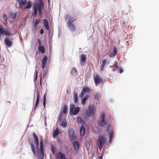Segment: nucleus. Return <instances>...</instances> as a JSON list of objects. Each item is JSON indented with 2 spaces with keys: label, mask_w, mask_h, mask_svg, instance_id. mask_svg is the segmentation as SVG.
Wrapping results in <instances>:
<instances>
[{
  "label": "nucleus",
  "mask_w": 159,
  "mask_h": 159,
  "mask_svg": "<svg viewBox=\"0 0 159 159\" xmlns=\"http://www.w3.org/2000/svg\"><path fill=\"white\" fill-rule=\"evenodd\" d=\"M65 18L66 20H68L67 21H70L73 23L74 20L72 17L69 14H66L65 16Z\"/></svg>",
  "instance_id": "a211bd4d"
},
{
  "label": "nucleus",
  "mask_w": 159,
  "mask_h": 159,
  "mask_svg": "<svg viewBox=\"0 0 159 159\" xmlns=\"http://www.w3.org/2000/svg\"><path fill=\"white\" fill-rule=\"evenodd\" d=\"M85 146L86 148H87V149L89 148V145H90V143L89 141H86L85 142Z\"/></svg>",
  "instance_id": "58836bf2"
},
{
  "label": "nucleus",
  "mask_w": 159,
  "mask_h": 159,
  "mask_svg": "<svg viewBox=\"0 0 159 159\" xmlns=\"http://www.w3.org/2000/svg\"><path fill=\"white\" fill-rule=\"evenodd\" d=\"M46 93H45L44 95V96L43 97V101L44 102H46Z\"/></svg>",
  "instance_id": "a18cd8bd"
},
{
  "label": "nucleus",
  "mask_w": 159,
  "mask_h": 159,
  "mask_svg": "<svg viewBox=\"0 0 159 159\" xmlns=\"http://www.w3.org/2000/svg\"><path fill=\"white\" fill-rule=\"evenodd\" d=\"M34 14L35 16H36L37 14L38 7L37 6V4L34 5Z\"/></svg>",
  "instance_id": "72a5a7b5"
},
{
  "label": "nucleus",
  "mask_w": 159,
  "mask_h": 159,
  "mask_svg": "<svg viewBox=\"0 0 159 159\" xmlns=\"http://www.w3.org/2000/svg\"><path fill=\"white\" fill-rule=\"evenodd\" d=\"M73 145L75 150L76 151L78 150L80 146V145L78 142L76 141H74L73 143Z\"/></svg>",
  "instance_id": "412c9836"
},
{
  "label": "nucleus",
  "mask_w": 159,
  "mask_h": 159,
  "mask_svg": "<svg viewBox=\"0 0 159 159\" xmlns=\"http://www.w3.org/2000/svg\"><path fill=\"white\" fill-rule=\"evenodd\" d=\"M105 114L104 112L101 113L100 117V120L99 121V126L103 127L107 124V122L105 120Z\"/></svg>",
  "instance_id": "20e7f679"
},
{
  "label": "nucleus",
  "mask_w": 159,
  "mask_h": 159,
  "mask_svg": "<svg viewBox=\"0 0 159 159\" xmlns=\"http://www.w3.org/2000/svg\"><path fill=\"white\" fill-rule=\"evenodd\" d=\"M36 94L37 95V98H36V101L35 103V105L34 109L35 110L38 106L39 102V98H40V95L39 93L37 91L36 92Z\"/></svg>",
  "instance_id": "dca6fc26"
},
{
  "label": "nucleus",
  "mask_w": 159,
  "mask_h": 159,
  "mask_svg": "<svg viewBox=\"0 0 159 159\" xmlns=\"http://www.w3.org/2000/svg\"><path fill=\"white\" fill-rule=\"evenodd\" d=\"M75 109V106L74 104H72L70 105V112L72 111Z\"/></svg>",
  "instance_id": "e433bc0d"
},
{
  "label": "nucleus",
  "mask_w": 159,
  "mask_h": 159,
  "mask_svg": "<svg viewBox=\"0 0 159 159\" xmlns=\"http://www.w3.org/2000/svg\"><path fill=\"white\" fill-rule=\"evenodd\" d=\"M80 111V108L79 107H76L75 109H74L73 111H72L70 112L71 113L74 115H75L79 113V112Z\"/></svg>",
  "instance_id": "4be33fe9"
},
{
  "label": "nucleus",
  "mask_w": 159,
  "mask_h": 159,
  "mask_svg": "<svg viewBox=\"0 0 159 159\" xmlns=\"http://www.w3.org/2000/svg\"><path fill=\"white\" fill-rule=\"evenodd\" d=\"M59 130L58 128H57L54 131L53 134V138L55 137L56 136L58 135L59 134Z\"/></svg>",
  "instance_id": "c85d7f7f"
},
{
  "label": "nucleus",
  "mask_w": 159,
  "mask_h": 159,
  "mask_svg": "<svg viewBox=\"0 0 159 159\" xmlns=\"http://www.w3.org/2000/svg\"><path fill=\"white\" fill-rule=\"evenodd\" d=\"M35 74H36V76H35V79L34 80V81H37V80L38 75H37V71H36V72H35Z\"/></svg>",
  "instance_id": "de8ad7c7"
},
{
  "label": "nucleus",
  "mask_w": 159,
  "mask_h": 159,
  "mask_svg": "<svg viewBox=\"0 0 159 159\" xmlns=\"http://www.w3.org/2000/svg\"><path fill=\"white\" fill-rule=\"evenodd\" d=\"M34 141L37 147V149H39V140L38 136L36 135L35 132H34L33 134Z\"/></svg>",
  "instance_id": "1a4fd4ad"
},
{
  "label": "nucleus",
  "mask_w": 159,
  "mask_h": 159,
  "mask_svg": "<svg viewBox=\"0 0 159 159\" xmlns=\"http://www.w3.org/2000/svg\"><path fill=\"white\" fill-rule=\"evenodd\" d=\"M107 131L109 133H110L111 131L112 132V129L111 126L110 125H108L107 129Z\"/></svg>",
  "instance_id": "f704fd0d"
},
{
  "label": "nucleus",
  "mask_w": 159,
  "mask_h": 159,
  "mask_svg": "<svg viewBox=\"0 0 159 159\" xmlns=\"http://www.w3.org/2000/svg\"><path fill=\"white\" fill-rule=\"evenodd\" d=\"M39 50L42 53H44L45 52V49L43 46H39Z\"/></svg>",
  "instance_id": "7c9ffc66"
},
{
  "label": "nucleus",
  "mask_w": 159,
  "mask_h": 159,
  "mask_svg": "<svg viewBox=\"0 0 159 159\" xmlns=\"http://www.w3.org/2000/svg\"><path fill=\"white\" fill-rule=\"evenodd\" d=\"M2 17L4 21L3 24L5 25H6L8 23L7 17V14L5 13L3 14Z\"/></svg>",
  "instance_id": "6ab92c4d"
},
{
  "label": "nucleus",
  "mask_w": 159,
  "mask_h": 159,
  "mask_svg": "<svg viewBox=\"0 0 159 159\" xmlns=\"http://www.w3.org/2000/svg\"><path fill=\"white\" fill-rule=\"evenodd\" d=\"M8 30L7 29H4L2 25H0V37L2 34H5L6 36H10L12 34L10 32L8 31Z\"/></svg>",
  "instance_id": "39448f33"
},
{
  "label": "nucleus",
  "mask_w": 159,
  "mask_h": 159,
  "mask_svg": "<svg viewBox=\"0 0 159 159\" xmlns=\"http://www.w3.org/2000/svg\"><path fill=\"white\" fill-rule=\"evenodd\" d=\"M67 25L68 28L70 30L74 31L75 30V27L73 23L70 22V21H67Z\"/></svg>",
  "instance_id": "4468645a"
},
{
  "label": "nucleus",
  "mask_w": 159,
  "mask_h": 159,
  "mask_svg": "<svg viewBox=\"0 0 159 159\" xmlns=\"http://www.w3.org/2000/svg\"><path fill=\"white\" fill-rule=\"evenodd\" d=\"M44 23L46 29L48 30H49V23L48 20L46 19L44 20Z\"/></svg>",
  "instance_id": "a878e982"
},
{
  "label": "nucleus",
  "mask_w": 159,
  "mask_h": 159,
  "mask_svg": "<svg viewBox=\"0 0 159 159\" xmlns=\"http://www.w3.org/2000/svg\"><path fill=\"white\" fill-rule=\"evenodd\" d=\"M106 60L105 59H103L102 61V64L100 66V71L102 72V71H104V67L106 63Z\"/></svg>",
  "instance_id": "aec40b11"
},
{
  "label": "nucleus",
  "mask_w": 159,
  "mask_h": 159,
  "mask_svg": "<svg viewBox=\"0 0 159 159\" xmlns=\"http://www.w3.org/2000/svg\"><path fill=\"white\" fill-rule=\"evenodd\" d=\"M43 141L42 138L40 139V154L43 157L44 156V153L43 151Z\"/></svg>",
  "instance_id": "9d476101"
},
{
  "label": "nucleus",
  "mask_w": 159,
  "mask_h": 159,
  "mask_svg": "<svg viewBox=\"0 0 159 159\" xmlns=\"http://www.w3.org/2000/svg\"><path fill=\"white\" fill-rule=\"evenodd\" d=\"M100 97V95L99 94H96L94 95V98L96 100H98Z\"/></svg>",
  "instance_id": "c9c22d12"
},
{
  "label": "nucleus",
  "mask_w": 159,
  "mask_h": 159,
  "mask_svg": "<svg viewBox=\"0 0 159 159\" xmlns=\"http://www.w3.org/2000/svg\"><path fill=\"white\" fill-rule=\"evenodd\" d=\"M39 3L37 4V6L39 13V16L41 17L42 16V9L44 7V5L42 2V0H39Z\"/></svg>",
  "instance_id": "0eeeda50"
},
{
  "label": "nucleus",
  "mask_w": 159,
  "mask_h": 159,
  "mask_svg": "<svg viewBox=\"0 0 159 159\" xmlns=\"http://www.w3.org/2000/svg\"><path fill=\"white\" fill-rule=\"evenodd\" d=\"M115 68H117V66L116 65H115Z\"/></svg>",
  "instance_id": "864d4df0"
},
{
  "label": "nucleus",
  "mask_w": 159,
  "mask_h": 159,
  "mask_svg": "<svg viewBox=\"0 0 159 159\" xmlns=\"http://www.w3.org/2000/svg\"><path fill=\"white\" fill-rule=\"evenodd\" d=\"M123 72V70H121L120 71V73H121Z\"/></svg>",
  "instance_id": "603ef678"
},
{
  "label": "nucleus",
  "mask_w": 159,
  "mask_h": 159,
  "mask_svg": "<svg viewBox=\"0 0 159 159\" xmlns=\"http://www.w3.org/2000/svg\"><path fill=\"white\" fill-rule=\"evenodd\" d=\"M77 72V70L75 68H73L70 72L71 74L73 75L74 73H76Z\"/></svg>",
  "instance_id": "4c0bfd02"
},
{
  "label": "nucleus",
  "mask_w": 159,
  "mask_h": 159,
  "mask_svg": "<svg viewBox=\"0 0 159 159\" xmlns=\"http://www.w3.org/2000/svg\"><path fill=\"white\" fill-rule=\"evenodd\" d=\"M106 139L103 136L100 137L97 140L98 146L101 150L103 146L106 142Z\"/></svg>",
  "instance_id": "f03ea898"
},
{
  "label": "nucleus",
  "mask_w": 159,
  "mask_h": 159,
  "mask_svg": "<svg viewBox=\"0 0 159 159\" xmlns=\"http://www.w3.org/2000/svg\"><path fill=\"white\" fill-rule=\"evenodd\" d=\"M20 6V8L22 9L30 8L32 4L31 1H29L28 2L26 0H17Z\"/></svg>",
  "instance_id": "f257e3e1"
},
{
  "label": "nucleus",
  "mask_w": 159,
  "mask_h": 159,
  "mask_svg": "<svg viewBox=\"0 0 159 159\" xmlns=\"http://www.w3.org/2000/svg\"><path fill=\"white\" fill-rule=\"evenodd\" d=\"M73 98L74 100V102L76 103L78 101V97L77 93L75 92L73 94Z\"/></svg>",
  "instance_id": "393cba45"
},
{
  "label": "nucleus",
  "mask_w": 159,
  "mask_h": 159,
  "mask_svg": "<svg viewBox=\"0 0 159 159\" xmlns=\"http://www.w3.org/2000/svg\"><path fill=\"white\" fill-rule=\"evenodd\" d=\"M99 159H102V156L101 155V156H99L98 157Z\"/></svg>",
  "instance_id": "3c124183"
},
{
  "label": "nucleus",
  "mask_w": 159,
  "mask_h": 159,
  "mask_svg": "<svg viewBox=\"0 0 159 159\" xmlns=\"http://www.w3.org/2000/svg\"><path fill=\"white\" fill-rule=\"evenodd\" d=\"M41 20L40 19L38 18L37 19L34 24V29L33 30V31H34L36 29L37 26L38 24L40 22Z\"/></svg>",
  "instance_id": "bb28decb"
},
{
  "label": "nucleus",
  "mask_w": 159,
  "mask_h": 159,
  "mask_svg": "<svg viewBox=\"0 0 159 159\" xmlns=\"http://www.w3.org/2000/svg\"><path fill=\"white\" fill-rule=\"evenodd\" d=\"M89 96L87 95L85 96L84 98H83L81 99V104H82L83 105H84L88 99V98Z\"/></svg>",
  "instance_id": "cd10ccee"
},
{
  "label": "nucleus",
  "mask_w": 159,
  "mask_h": 159,
  "mask_svg": "<svg viewBox=\"0 0 159 159\" xmlns=\"http://www.w3.org/2000/svg\"><path fill=\"white\" fill-rule=\"evenodd\" d=\"M48 59V58L47 56H45L43 59L41 64L42 67L43 69L45 68L46 67Z\"/></svg>",
  "instance_id": "ddd939ff"
},
{
  "label": "nucleus",
  "mask_w": 159,
  "mask_h": 159,
  "mask_svg": "<svg viewBox=\"0 0 159 159\" xmlns=\"http://www.w3.org/2000/svg\"><path fill=\"white\" fill-rule=\"evenodd\" d=\"M43 159V158H42V159Z\"/></svg>",
  "instance_id": "6e6d98bb"
},
{
  "label": "nucleus",
  "mask_w": 159,
  "mask_h": 159,
  "mask_svg": "<svg viewBox=\"0 0 159 159\" xmlns=\"http://www.w3.org/2000/svg\"><path fill=\"white\" fill-rule=\"evenodd\" d=\"M30 144L31 145V150L33 152V154L34 155V156H35L36 155V151H35V148H36L35 147L34 144H33L32 143H30Z\"/></svg>",
  "instance_id": "b1692460"
},
{
  "label": "nucleus",
  "mask_w": 159,
  "mask_h": 159,
  "mask_svg": "<svg viewBox=\"0 0 159 159\" xmlns=\"http://www.w3.org/2000/svg\"><path fill=\"white\" fill-rule=\"evenodd\" d=\"M67 123L65 121H62L61 123V125L63 127H65L67 125Z\"/></svg>",
  "instance_id": "a19ab883"
},
{
  "label": "nucleus",
  "mask_w": 159,
  "mask_h": 159,
  "mask_svg": "<svg viewBox=\"0 0 159 159\" xmlns=\"http://www.w3.org/2000/svg\"><path fill=\"white\" fill-rule=\"evenodd\" d=\"M67 112V108L66 105H65L63 108L62 111L61 112H63L64 114H65Z\"/></svg>",
  "instance_id": "473e14b6"
},
{
  "label": "nucleus",
  "mask_w": 159,
  "mask_h": 159,
  "mask_svg": "<svg viewBox=\"0 0 159 159\" xmlns=\"http://www.w3.org/2000/svg\"><path fill=\"white\" fill-rule=\"evenodd\" d=\"M90 92V89L88 87H84L82 89V90L81 91V94L80 96V98H82L83 97L84 94L88 92Z\"/></svg>",
  "instance_id": "9b49d317"
},
{
  "label": "nucleus",
  "mask_w": 159,
  "mask_h": 159,
  "mask_svg": "<svg viewBox=\"0 0 159 159\" xmlns=\"http://www.w3.org/2000/svg\"><path fill=\"white\" fill-rule=\"evenodd\" d=\"M93 79L95 84L96 86L101 83L102 81V79L100 76L98 75H96L93 77Z\"/></svg>",
  "instance_id": "423d86ee"
},
{
  "label": "nucleus",
  "mask_w": 159,
  "mask_h": 159,
  "mask_svg": "<svg viewBox=\"0 0 159 159\" xmlns=\"http://www.w3.org/2000/svg\"><path fill=\"white\" fill-rule=\"evenodd\" d=\"M42 74H41V75H40V77L39 82H40V84L41 86H42Z\"/></svg>",
  "instance_id": "37998d69"
},
{
  "label": "nucleus",
  "mask_w": 159,
  "mask_h": 159,
  "mask_svg": "<svg viewBox=\"0 0 159 159\" xmlns=\"http://www.w3.org/2000/svg\"><path fill=\"white\" fill-rule=\"evenodd\" d=\"M44 33V30L43 29H42L40 30V33L41 34H43Z\"/></svg>",
  "instance_id": "09e8293b"
},
{
  "label": "nucleus",
  "mask_w": 159,
  "mask_h": 159,
  "mask_svg": "<svg viewBox=\"0 0 159 159\" xmlns=\"http://www.w3.org/2000/svg\"><path fill=\"white\" fill-rule=\"evenodd\" d=\"M38 42L39 43V46H42V43L40 41V39H38Z\"/></svg>",
  "instance_id": "49530a36"
},
{
  "label": "nucleus",
  "mask_w": 159,
  "mask_h": 159,
  "mask_svg": "<svg viewBox=\"0 0 159 159\" xmlns=\"http://www.w3.org/2000/svg\"><path fill=\"white\" fill-rule=\"evenodd\" d=\"M51 149L53 154H54L55 152V148L53 146L51 147Z\"/></svg>",
  "instance_id": "c03bdc74"
},
{
  "label": "nucleus",
  "mask_w": 159,
  "mask_h": 159,
  "mask_svg": "<svg viewBox=\"0 0 159 159\" xmlns=\"http://www.w3.org/2000/svg\"><path fill=\"white\" fill-rule=\"evenodd\" d=\"M48 2L49 3H50V0H48Z\"/></svg>",
  "instance_id": "5fc2aeb1"
},
{
  "label": "nucleus",
  "mask_w": 159,
  "mask_h": 159,
  "mask_svg": "<svg viewBox=\"0 0 159 159\" xmlns=\"http://www.w3.org/2000/svg\"><path fill=\"white\" fill-rule=\"evenodd\" d=\"M117 51L116 48L115 47H114L113 48V52H111L110 54V56L111 57H114Z\"/></svg>",
  "instance_id": "c756f323"
},
{
  "label": "nucleus",
  "mask_w": 159,
  "mask_h": 159,
  "mask_svg": "<svg viewBox=\"0 0 159 159\" xmlns=\"http://www.w3.org/2000/svg\"><path fill=\"white\" fill-rule=\"evenodd\" d=\"M56 159H68L66 158V155L61 152H59L57 154L56 156Z\"/></svg>",
  "instance_id": "6e6552de"
},
{
  "label": "nucleus",
  "mask_w": 159,
  "mask_h": 159,
  "mask_svg": "<svg viewBox=\"0 0 159 159\" xmlns=\"http://www.w3.org/2000/svg\"><path fill=\"white\" fill-rule=\"evenodd\" d=\"M6 45L8 47H11L12 45V42L9 40L8 38H6L4 40Z\"/></svg>",
  "instance_id": "2eb2a0df"
},
{
  "label": "nucleus",
  "mask_w": 159,
  "mask_h": 159,
  "mask_svg": "<svg viewBox=\"0 0 159 159\" xmlns=\"http://www.w3.org/2000/svg\"><path fill=\"white\" fill-rule=\"evenodd\" d=\"M45 103H46V102H43V106L44 107H45Z\"/></svg>",
  "instance_id": "8fccbe9b"
},
{
  "label": "nucleus",
  "mask_w": 159,
  "mask_h": 159,
  "mask_svg": "<svg viewBox=\"0 0 159 159\" xmlns=\"http://www.w3.org/2000/svg\"><path fill=\"white\" fill-rule=\"evenodd\" d=\"M10 16H11V17L13 19L15 18L16 16V12L15 13H11Z\"/></svg>",
  "instance_id": "ea45409f"
},
{
  "label": "nucleus",
  "mask_w": 159,
  "mask_h": 159,
  "mask_svg": "<svg viewBox=\"0 0 159 159\" xmlns=\"http://www.w3.org/2000/svg\"><path fill=\"white\" fill-rule=\"evenodd\" d=\"M68 132L70 139L71 140L74 139H75L76 136L73 130L72 129H69V130Z\"/></svg>",
  "instance_id": "f8f14e48"
},
{
  "label": "nucleus",
  "mask_w": 159,
  "mask_h": 159,
  "mask_svg": "<svg viewBox=\"0 0 159 159\" xmlns=\"http://www.w3.org/2000/svg\"><path fill=\"white\" fill-rule=\"evenodd\" d=\"M77 121L78 123H81L82 122V120L80 117H78L77 118Z\"/></svg>",
  "instance_id": "79ce46f5"
},
{
  "label": "nucleus",
  "mask_w": 159,
  "mask_h": 159,
  "mask_svg": "<svg viewBox=\"0 0 159 159\" xmlns=\"http://www.w3.org/2000/svg\"><path fill=\"white\" fill-rule=\"evenodd\" d=\"M96 112V109L93 105L89 106L88 110L86 111V114L89 117L92 116Z\"/></svg>",
  "instance_id": "7ed1b4c3"
},
{
  "label": "nucleus",
  "mask_w": 159,
  "mask_h": 159,
  "mask_svg": "<svg viewBox=\"0 0 159 159\" xmlns=\"http://www.w3.org/2000/svg\"><path fill=\"white\" fill-rule=\"evenodd\" d=\"M86 60V57L85 55L84 54H81L80 58V61L83 65H84V63L85 62Z\"/></svg>",
  "instance_id": "f3484780"
},
{
  "label": "nucleus",
  "mask_w": 159,
  "mask_h": 159,
  "mask_svg": "<svg viewBox=\"0 0 159 159\" xmlns=\"http://www.w3.org/2000/svg\"><path fill=\"white\" fill-rule=\"evenodd\" d=\"M80 134L81 136L84 135L85 133V129L84 126H81L80 130Z\"/></svg>",
  "instance_id": "5701e85b"
},
{
  "label": "nucleus",
  "mask_w": 159,
  "mask_h": 159,
  "mask_svg": "<svg viewBox=\"0 0 159 159\" xmlns=\"http://www.w3.org/2000/svg\"><path fill=\"white\" fill-rule=\"evenodd\" d=\"M110 137V143H111L113 139V133L112 132H110V133H109Z\"/></svg>",
  "instance_id": "2f4dec72"
}]
</instances>
